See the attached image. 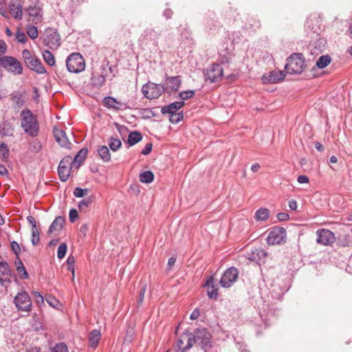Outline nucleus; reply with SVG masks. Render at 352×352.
Returning <instances> with one entry per match:
<instances>
[{
	"instance_id": "f257e3e1",
	"label": "nucleus",
	"mask_w": 352,
	"mask_h": 352,
	"mask_svg": "<svg viewBox=\"0 0 352 352\" xmlns=\"http://www.w3.org/2000/svg\"><path fill=\"white\" fill-rule=\"evenodd\" d=\"M21 116V126L24 131L31 137H36L39 130L36 118L29 109L23 110Z\"/></svg>"
},
{
	"instance_id": "f03ea898",
	"label": "nucleus",
	"mask_w": 352,
	"mask_h": 352,
	"mask_svg": "<svg viewBox=\"0 0 352 352\" xmlns=\"http://www.w3.org/2000/svg\"><path fill=\"white\" fill-rule=\"evenodd\" d=\"M190 335L192 344H197L205 352L212 346L211 335L206 328H198Z\"/></svg>"
},
{
	"instance_id": "7ed1b4c3",
	"label": "nucleus",
	"mask_w": 352,
	"mask_h": 352,
	"mask_svg": "<svg viewBox=\"0 0 352 352\" xmlns=\"http://www.w3.org/2000/svg\"><path fill=\"white\" fill-rule=\"evenodd\" d=\"M305 66L303 55L300 53H294L287 58L285 71L290 74H301L304 71Z\"/></svg>"
},
{
	"instance_id": "20e7f679",
	"label": "nucleus",
	"mask_w": 352,
	"mask_h": 352,
	"mask_svg": "<svg viewBox=\"0 0 352 352\" xmlns=\"http://www.w3.org/2000/svg\"><path fill=\"white\" fill-rule=\"evenodd\" d=\"M0 66L14 75H20L23 73L21 62L14 56H3L1 57Z\"/></svg>"
},
{
	"instance_id": "39448f33",
	"label": "nucleus",
	"mask_w": 352,
	"mask_h": 352,
	"mask_svg": "<svg viewBox=\"0 0 352 352\" xmlns=\"http://www.w3.org/2000/svg\"><path fill=\"white\" fill-rule=\"evenodd\" d=\"M66 66L69 72L78 74L85 69V60L79 53H73L67 57Z\"/></svg>"
},
{
	"instance_id": "423d86ee",
	"label": "nucleus",
	"mask_w": 352,
	"mask_h": 352,
	"mask_svg": "<svg viewBox=\"0 0 352 352\" xmlns=\"http://www.w3.org/2000/svg\"><path fill=\"white\" fill-rule=\"evenodd\" d=\"M142 92L145 98L151 100L159 98L165 91L162 84L150 82L142 86Z\"/></svg>"
},
{
	"instance_id": "0eeeda50",
	"label": "nucleus",
	"mask_w": 352,
	"mask_h": 352,
	"mask_svg": "<svg viewBox=\"0 0 352 352\" xmlns=\"http://www.w3.org/2000/svg\"><path fill=\"white\" fill-rule=\"evenodd\" d=\"M43 43L51 50L57 49L60 44V37L57 30L51 28L45 29Z\"/></svg>"
},
{
	"instance_id": "6e6552de",
	"label": "nucleus",
	"mask_w": 352,
	"mask_h": 352,
	"mask_svg": "<svg viewBox=\"0 0 352 352\" xmlns=\"http://www.w3.org/2000/svg\"><path fill=\"white\" fill-rule=\"evenodd\" d=\"M14 303L18 311L30 312L32 310V300L26 292H19L14 298Z\"/></svg>"
},
{
	"instance_id": "1a4fd4ad",
	"label": "nucleus",
	"mask_w": 352,
	"mask_h": 352,
	"mask_svg": "<svg viewBox=\"0 0 352 352\" xmlns=\"http://www.w3.org/2000/svg\"><path fill=\"white\" fill-rule=\"evenodd\" d=\"M286 230L283 227L274 226L272 228L267 238L268 245L280 244L285 242Z\"/></svg>"
},
{
	"instance_id": "9d476101",
	"label": "nucleus",
	"mask_w": 352,
	"mask_h": 352,
	"mask_svg": "<svg viewBox=\"0 0 352 352\" xmlns=\"http://www.w3.org/2000/svg\"><path fill=\"white\" fill-rule=\"evenodd\" d=\"M239 276V271L234 267L227 269L223 274L219 284L222 287H230L237 280Z\"/></svg>"
},
{
	"instance_id": "9b49d317",
	"label": "nucleus",
	"mask_w": 352,
	"mask_h": 352,
	"mask_svg": "<svg viewBox=\"0 0 352 352\" xmlns=\"http://www.w3.org/2000/svg\"><path fill=\"white\" fill-rule=\"evenodd\" d=\"M206 80L215 82L220 80L223 76V69L221 64L214 63L211 65L204 72Z\"/></svg>"
},
{
	"instance_id": "f8f14e48",
	"label": "nucleus",
	"mask_w": 352,
	"mask_h": 352,
	"mask_svg": "<svg viewBox=\"0 0 352 352\" xmlns=\"http://www.w3.org/2000/svg\"><path fill=\"white\" fill-rule=\"evenodd\" d=\"M72 164V157L67 155L63 157L58 167V173L59 175V178L62 182H66L70 175V165Z\"/></svg>"
},
{
	"instance_id": "ddd939ff",
	"label": "nucleus",
	"mask_w": 352,
	"mask_h": 352,
	"mask_svg": "<svg viewBox=\"0 0 352 352\" xmlns=\"http://www.w3.org/2000/svg\"><path fill=\"white\" fill-rule=\"evenodd\" d=\"M316 242L324 245H331L336 241L335 234L328 229H320L316 232Z\"/></svg>"
},
{
	"instance_id": "4468645a",
	"label": "nucleus",
	"mask_w": 352,
	"mask_h": 352,
	"mask_svg": "<svg viewBox=\"0 0 352 352\" xmlns=\"http://www.w3.org/2000/svg\"><path fill=\"white\" fill-rule=\"evenodd\" d=\"M160 34L152 28H146L140 37V42L142 44L152 43L155 46L158 45V39Z\"/></svg>"
},
{
	"instance_id": "2eb2a0df",
	"label": "nucleus",
	"mask_w": 352,
	"mask_h": 352,
	"mask_svg": "<svg viewBox=\"0 0 352 352\" xmlns=\"http://www.w3.org/2000/svg\"><path fill=\"white\" fill-rule=\"evenodd\" d=\"M162 85H164L165 92H176L179 90L182 85L181 76H168L167 75H166L164 82L162 83Z\"/></svg>"
},
{
	"instance_id": "dca6fc26",
	"label": "nucleus",
	"mask_w": 352,
	"mask_h": 352,
	"mask_svg": "<svg viewBox=\"0 0 352 352\" xmlns=\"http://www.w3.org/2000/svg\"><path fill=\"white\" fill-rule=\"evenodd\" d=\"M103 102L107 108L112 109L116 111L124 110L130 108L126 103L121 102L116 98L111 96L104 97Z\"/></svg>"
},
{
	"instance_id": "f3484780",
	"label": "nucleus",
	"mask_w": 352,
	"mask_h": 352,
	"mask_svg": "<svg viewBox=\"0 0 352 352\" xmlns=\"http://www.w3.org/2000/svg\"><path fill=\"white\" fill-rule=\"evenodd\" d=\"M11 270L6 262H0V283L1 285L7 286L11 282Z\"/></svg>"
},
{
	"instance_id": "a211bd4d",
	"label": "nucleus",
	"mask_w": 352,
	"mask_h": 352,
	"mask_svg": "<svg viewBox=\"0 0 352 352\" xmlns=\"http://www.w3.org/2000/svg\"><path fill=\"white\" fill-rule=\"evenodd\" d=\"M176 346L182 352H185L190 349L192 346L190 333H184L177 340Z\"/></svg>"
},
{
	"instance_id": "6ab92c4d",
	"label": "nucleus",
	"mask_w": 352,
	"mask_h": 352,
	"mask_svg": "<svg viewBox=\"0 0 352 352\" xmlns=\"http://www.w3.org/2000/svg\"><path fill=\"white\" fill-rule=\"evenodd\" d=\"M30 70L37 74H43L46 73V69L42 64L41 60L36 56L25 63Z\"/></svg>"
},
{
	"instance_id": "aec40b11",
	"label": "nucleus",
	"mask_w": 352,
	"mask_h": 352,
	"mask_svg": "<svg viewBox=\"0 0 352 352\" xmlns=\"http://www.w3.org/2000/svg\"><path fill=\"white\" fill-rule=\"evenodd\" d=\"M23 6L19 0H11L9 3L10 14L16 19H21Z\"/></svg>"
},
{
	"instance_id": "412c9836",
	"label": "nucleus",
	"mask_w": 352,
	"mask_h": 352,
	"mask_svg": "<svg viewBox=\"0 0 352 352\" xmlns=\"http://www.w3.org/2000/svg\"><path fill=\"white\" fill-rule=\"evenodd\" d=\"M54 135L56 139V141L59 144L60 146L67 148H70L71 143L69 141L68 138L63 130L54 129Z\"/></svg>"
},
{
	"instance_id": "4be33fe9",
	"label": "nucleus",
	"mask_w": 352,
	"mask_h": 352,
	"mask_svg": "<svg viewBox=\"0 0 352 352\" xmlns=\"http://www.w3.org/2000/svg\"><path fill=\"white\" fill-rule=\"evenodd\" d=\"M184 104V101L172 102L168 105L162 107L161 109V113L162 114H172L173 113H176L179 109L182 108Z\"/></svg>"
},
{
	"instance_id": "5701e85b",
	"label": "nucleus",
	"mask_w": 352,
	"mask_h": 352,
	"mask_svg": "<svg viewBox=\"0 0 352 352\" xmlns=\"http://www.w3.org/2000/svg\"><path fill=\"white\" fill-rule=\"evenodd\" d=\"M65 221V218L62 216H58L56 217L54 221L50 226L47 234H50L56 232H59L60 231H61L63 228Z\"/></svg>"
},
{
	"instance_id": "b1692460",
	"label": "nucleus",
	"mask_w": 352,
	"mask_h": 352,
	"mask_svg": "<svg viewBox=\"0 0 352 352\" xmlns=\"http://www.w3.org/2000/svg\"><path fill=\"white\" fill-rule=\"evenodd\" d=\"M204 287H208V296L210 298L216 299L218 296V289L214 284L212 276H210L204 284Z\"/></svg>"
},
{
	"instance_id": "393cba45",
	"label": "nucleus",
	"mask_w": 352,
	"mask_h": 352,
	"mask_svg": "<svg viewBox=\"0 0 352 352\" xmlns=\"http://www.w3.org/2000/svg\"><path fill=\"white\" fill-rule=\"evenodd\" d=\"M101 339V333L100 330L94 329L89 333V346L96 349Z\"/></svg>"
},
{
	"instance_id": "a878e982",
	"label": "nucleus",
	"mask_w": 352,
	"mask_h": 352,
	"mask_svg": "<svg viewBox=\"0 0 352 352\" xmlns=\"http://www.w3.org/2000/svg\"><path fill=\"white\" fill-rule=\"evenodd\" d=\"M25 11L28 12V14L30 17H32V21H40L42 17L41 15V10L39 7L36 6H29Z\"/></svg>"
},
{
	"instance_id": "bb28decb",
	"label": "nucleus",
	"mask_w": 352,
	"mask_h": 352,
	"mask_svg": "<svg viewBox=\"0 0 352 352\" xmlns=\"http://www.w3.org/2000/svg\"><path fill=\"white\" fill-rule=\"evenodd\" d=\"M285 77V74L282 71H272L270 73L267 81L270 83H277Z\"/></svg>"
},
{
	"instance_id": "cd10ccee",
	"label": "nucleus",
	"mask_w": 352,
	"mask_h": 352,
	"mask_svg": "<svg viewBox=\"0 0 352 352\" xmlns=\"http://www.w3.org/2000/svg\"><path fill=\"white\" fill-rule=\"evenodd\" d=\"M97 152L103 162H107L111 160V153L109 149L106 146H100L97 149Z\"/></svg>"
},
{
	"instance_id": "c85d7f7f",
	"label": "nucleus",
	"mask_w": 352,
	"mask_h": 352,
	"mask_svg": "<svg viewBox=\"0 0 352 352\" xmlns=\"http://www.w3.org/2000/svg\"><path fill=\"white\" fill-rule=\"evenodd\" d=\"M14 128L9 122H4L0 126V133L3 136H12Z\"/></svg>"
},
{
	"instance_id": "c756f323",
	"label": "nucleus",
	"mask_w": 352,
	"mask_h": 352,
	"mask_svg": "<svg viewBox=\"0 0 352 352\" xmlns=\"http://www.w3.org/2000/svg\"><path fill=\"white\" fill-rule=\"evenodd\" d=\"M142 139V135L140 132L135 131L129 133L128 137V144L130 146H133L140 142Z\"/></svg>"
},
{
	"instance_id": "7c9ffc66",
	"label": "nucleus",
	"mask_w": 352,
	"mask_h": 352,
	"mask_svg": "<svg viewBox=\"0 0 352 352\" xmlns=\"http://www.w3.org/2000/svg\"><path fill=\"white\" fill-rule=\"evenodd\" d=\"M270 210L267 208H262L256 210L254 218L256 221H263L269 218Z\"/></svg>"
},
{
	"instance_id": "2f4dec72",
	"label": "nucleus",
	"mask_w": 352,
	"mask_h": 352,
	"mask_svg": "<svg viewBox=\"0 0 352 352\" xmlns=\"http://www.w3.org/2000/svg\"><path fill=\"white\" fill-rule=\"evenodd\" d=\"M87 148H81L78 153L75 155L74 161H72V164H77V167L85 160L87 155Z\"/></svg>"
},
{
	"instance_id": "473e14b6",
	"label": "nucleus",
	"mask_w": 352,
	"mask_h": 352,
	"mask_svg": "<svg viewBox=\"0 0 352 352\" xmlns=\"http://www.w3.org/2000/svg\"><path fill=\"white\" fill-rule=\"evenodd\" d=\"M331 61V58L329 55H322L317 60L316 65L319 69L326 67Z\"/></svg>"
},
{
	"instance_id": "72a5a7b5",
	"label": "nucleus",
	"mask_w": 352,
	"mask_h": 352,
	"mask_svg": "<svg viewBox=\"0 0 352 352\" xmlns=\"http://www.w3.org/2000/svg\"><path fill=\"white\" fill-rule=\"evenodd\" d=\"M139 178L141 182L148 184L153 181L154 174L151 170H146L140 173Z\"/></svg>"
},
{
	"instance_id": "f704fd0d",
	"label": "nucleus",
	"mask_w": 352,
	"mask_h": 352,
	"mask_svg": "<svg viewBox=\"0 0 352 352\" xmlns=\"http://www.w3.org/2000/svg\"><path fill=\"white\" fill-rule=\"evenodd\" d=\"M94 201V195L88 196L87 199L81 200L78 204V209L80 212H86L87 208Z\"/></svg>"
},
{
	"instance_id": "c9c22d12",
	"label": "nucleus",
	"mask_w": 352,
	"mask_h": 352,
	"mask_svg": "<svg viewBox=\"0 0 352 352\" xmlns=\"http://www.w3.org/2000/svg\"><path fill=\"white\" fill-rule=\"evenodd\" d=\"M43 58L45 62L52 67L55 65L56 61L54 56L49 50H46L43 52Z\"/></svg>"
},
{
	"instance_id": "e433bc0d",
	"label": "nucleus",
	"mask_w": 352,
	"mask_h": 352,
	"mask_svg": "<svg viewBox=\"0 0 352 352\" xmlns=\"http://www.w3.org/2000/svg\"><path fill=\"white\" fill-rule=\"evenodd\" d=\"M9 148L6 143H1L0 144V154L1 155V160L3 162H6L9 159Z\"/></svg>"
},
{
	"instance_id": "4c0bfd02",
	"label": "nucleus",
	"mask_w": 352,
	"mask_h": 352,
	"mask_svg": "<svg viewBox=\"0 0 352 352\" xmlns=\"http://www.w3.org/2000/svg\"><path fill=\"white\" fill-rule=\"evenodd\" d=\"M89 190L88 188H81L80 187L75 188L73 194L76 197L82 198L86 196L88 197Z\"/></svg>"
},
{
	"instance_id": "58836bf2",
	"label": "nucleus",
	"mask_w": 352,
	"mask_h": 352,
	"mask_svg": "<svg viewBox=\"0 0 352 352\" xmlns=\"http://www.w3.org/2000/svg\"><path fill=\"white\" fill-rule=\"evenodd\" d=\"M122 145L121 141L119 139L111 138L109 139V146L113 151H118Z\"/></svg>"
},
{
	"instance_id": "ea45409f",
	"label": "nucleus",
	"mask_w": 352,
	"mask_h": 352,
	"mask_svg": "<svg viewBox=\"0 0 352 352\" xmlns=\"http://www.w3.org/2000/svg\"><path fill=\"white\" fill-rule=\"evenodd\" d=\"M184 118L183 112L173 113L169 114V120L173 124H177Z\"/></svg>"
},
{
	"instance_id": "a19ab883",
	"label": "nucleus",
	"mask_w": 352,
	"mask_h": 352,
	"mask_svg": "<svg viewBox=\"0 0 352 352\" xmlns=\"http://www.w3.org/2000/svg\"><path fill=\"white\" fill-rule=\"evenodd\" d=\"M195 94V90L183 91L179 94V98L182 101L192 98Z\"/></svg>"
},
{
	"instance_id": "79ce46f5",
	"label": "nucleus",
	"mask_w": 352,
	"mask_h": 352,
	"mask_svg": "<svg viewBox=\"0 0 352 352\" xmlns=\"http://www.w3.org/2000/svg\"><path fill=\"white\" fill-rule=\"evenodd\" d=\"M27 34L32 39H35L38 36L37 28L34 25H28L27 27Z\"/></svg>"
},
{
	"instance_id": "37998d69",
	"label": "nucleus",
	"mask_w": 352,
	"mask_h": 352,
	"mask_svg": "<svg viewBox=\"0 0 352 352\" xmlns=\"http://www.w3.org/2000/svg\"><path fill=\"white\" fill-rule=\"evenodd\" d=\"M67 270L70 271L72 274V280L74 279V273H75V269H74V263H75V258L74 256H69L67 259Z\"/></svg>"
},
{
	"instance_id": "c03bdc74",
	"label": "nucleus",
	"mask_w": 352,
	"mask_h": 352,
	"mask_svg": "<svg viewBox=\"0 0 352 352\" xmlns=\"http://www.w3.org/2000/svg\"><path fill=\"white\" fill-rule=\"evenodd\" d=\"M45 299L48 304L54 308L58 309V307L61 306L60 301L52 296H47Z\"/></svg>"
},
{
	"instance_id": "a18cd8bd",
	"label": "nucleus",
	"mask_w": 352,
	"mask_h": 352,
	"mask_svg": "<svg viewBox=\"0 0 352 352\" xmlns=\"http://www.w3.org/2000/svg\"><path fill=\"white\" fill-rule=\"evenodd\" d=\"M338 240L340 245L343 247L349 246L351 242V236L349 234H344L340 236Z\"/></svg>"
},
{
	"instance_id": "49530a36",
	"label": "nucleus",
	"mask_w": 352,
	"mask_h": 352,
	"mask_svg": "<svg viewBox=\"0 0 352 352\" xmlns=\"http://www.w3.org/2000/svg\"><path fill=\"white\" fill-rule=\"evenodd\" d=\"M67 250V245L66 243H63L60 244L58 248L57 256L59 259H61L65 257Z\"/></svg>"
},
{
	"instance_id": "de8ad7c7",
	"label": "nucleus",
	"mask_w": 352,
	"mask_h": 352,
	"mask_svg": "<svg viewBox=\"0 0 352 352\" xmlns=\"http://www.w3.org/2000/svg\"><path fill=\"white\" fill-rule=\"evenodd\" d=\"M39 231L38 228L32 229L31 242L33 245H36L39 242Z\"/></svg>"
},
{
	"instance_id": "09e8293b",
	"label": "nucleus",
	"mask_w": 352,
	"mask_h": 352,
	"mask_svg": "<svg viewBox=\"0 0 352 352\" xmlns=\"http://www.w3.org/2000/svg\"><path fill=\"white\" fill-rule=\"evenodd\" d=\"M42 145L41 142L36 140L30 143V150L34 153H38L41 151Z\"/></svg>"
},
{
	"instance_id": "8fccbe9b",
	"label": "nucleus",
	"mask_w": 352,
	"mask_h": 352,
	"mask_svg": "<svg viewBox=\"0 0 352 352\" xmlns=\"http://www.w3.org/2000/svg\"><path fill=\"white\" fill-rule=\"evenodd\" d=\"M140 113L144 118H151L155 116V113L151 109H142Z\"/></svg>"
},
{
	"instance_id": "3c124183",
	"label": "nucleus",
	"mask_w": 352,
	"mask_h": 352,
	"mask_svg": "<svg viewBox=\"0 0 352 352\" xmlns=\"http://www.w3.org/2000/svg\"><path fill=\"white\" fill-rule=\"evenodd\" d=\"M16 271L21 278L27 279L29 277L23 265H21V266H16Z\"/></svg>"
},
{
	"instance_id": "603ef678",
	"label": "nucleus",
	"mask_w": 352,
	"mask_h": 352,
	"mask_svg": "<svg viewBox=\"0 0 352 352\" xmlns=\"http://www.w3.org/2000/svg\"><path fill=\"white\" fill-rule=\"evenodd\" d=\"M52 352H68L67 346L65 343H58L54 347Z\"/></svg>"
},
{
	"instance_id": "864d4df0",
	"label": "nucleus",
	"mask_w": 352,
	"mask_h": 352,
	"mask_svg": "<svg viewBox=\"0 0 352 352\" xmlns=\"http://www.w3.org/2000/svg\"><path fill=\"white\" fill-rule=\"evenodd\" d=\"M146 285L145 284L142 287L141 289L139 292V294L138 296V306H140L142 304L144 298V294L146 292Z\"/></svg>"
},
{
	"instance_id": "5fc2aeb1",
	"label": "nucleus",
	"mask_w": 352,
	"mask_h": 352,
	"mask_svg": "<svg viewBox=\"0 0 352 352\" xmlns=\"http://www.w3.org/2000/svg\"><path fill=\"white\" fill-rule=\"evenodd\" d=\"M250 28H253L254 30L259 29L261 26V21L256 18L252 17L250 19Z\"/></svg>"
},
{
	"instance_id": "6e6d98bb",
	"label": "nucleus",
	"mask_w": 352,
	"mask_h": 352,
	"mask_svg": "<svg viewBox=\"0 0 352 352\" xmlns=\"http://www.w3.org/2000/svg\"><path fill=\"white\" fill-rule=\"evenodd\" d=\"M10 247H11V249L12 250V252L14 253V254L16 256V258H18L19 256V252H20V246L18 244V243L16 241H12L10 243Z\"/></svg>"
},
{
	"instance_id": "4d7b16f0",
	"label": "nucleus",
	"mask_w": 352,
	"mask_h": 352,
	"mask_svg": "<svg viewBox=\"0 0 352 352\" xmlns=\"http://www.w3.org/2000/svg\"><path fill=\"white\" fill-rule=\"evenodd\" d=\"M34 56L32 55L30 51L28 50L25 49L22 51V58L25 63L32 58Z\"/></svg>"
},
{
	"instance_id": "13d9d810",
	"label": "nucleus",
	"mask_w": 352,
	"mask_h": 352,
	"mask_svg": "<svg viewBox=\"0 0 352 352\" xmlns=\"http://www.w3.org/2000/svg\"><path fill=\"white\" fill-rule=\"evenodd\" d=\"M231 59V57L230 55L227 54H220L219 57V64L223 65V64H228L230 63Z\"/></svg>"
},
{
	"instance_id": "bf43d9fd",
	"label": "nucleus",
	"mask_w": 352,
	"mask_h": 352,
	"mask_svg": "<svg viewBox=\"0 0 352 352\" xmlns=\"http://www.w3.org/2000/svg\"><path fill=\"white\" fill-rule=\"evenodd\" d=\"M16 38L19 43H25L27 41V37L24 32L18 30L16 34Z\"/></svg>"
},
{
	"instance_id": "052dcab7",
	"label": "nucleus",
	"mask_w": 352,
	"mask_h": 352,
	"mask_svg": "<svg viewBox=\"0 0 352 352\" xmlns=\"http://www.w3.org/2000/svg\"><path fill=\"white\" fill-rule=\"evenodd\" d=\"M32 294L35 298V301L37 304H41L44 302L43 296L38 292L34 291Z\"/></svg>"
},
{
	"instance_id": "680f3d73",
	"label": "nucleus",
	"mask_w": 352,
	"mask_h": 352,
	"mask_svg": "<svg viewBox=\"0 0 352 352\" xmlns=\"http://www.w3.org/2000/svg\"><path fill=\"white\" fill-rule=\"evenodd\" d=\"M69 221L74 223L78 217V212L76 209H71L69 213Z\"/></svg>"
},
{
	"instance_id": "e2e57ef3",
	"label": "nucleus",
	"mask_w": 352,
	"mask_h": 352,
	"mask_svg": "<svg viewBox=\"0 0 352 352\" xmlns=\"http://www.w3.org/2000/svg\"><path fill=\"white\" fill-rule=\"evenodd\" d=\"M152 147H153L152 143H151V142L147 143L145 145L144 148L142 149L141 153L144 155H148L152 151Z\"/></svg>"
},
{
	"instance_id": "0e129e2a",
	"label": "nucleus",
	"mask_w": 352,
	"mask_h": 352,
	"mask_svg": "<svg viewBox=\"0 0 352 352\" xmlns=\"http://www.w3.org/2000/svg\"><path fill=\"white\" fill-rule=\"evenodd\" d=\"M277 219L280 221H287L289 218V215L286 212H279L276 215Z\"/></svg>"
},
{
	"instance_id": "69168bd1",
	"label": "nucleus",
	"mask_w": 352,
	"mask_h": 352,
	"mask_svg": "<svg viewBox=\"0 0 352 352\" xmlns=\"http://www.w3.org/2000/svg\"><path fill=\"white\" fill-rule=\"evenodd\" d=\"M7 51V45L6 43L0 40V58L2 57L1 56L4 54Z\"/></svg>"
},
{
	"instance_id": "338daca9",
	"label": "nucleus",
	"mask_w": 352,
	"mask_h": 352,
	"mask_svg": "<svg viewBox=\"0 0 352 352\" xmlns=\"http://www.w3.org/2000/svg\"><path fill=\"white\" fill-rule=\"evenodd\" d=\"M200 314V311L199 308L195 309L190 316V318L192 320H196Z\"/></svg>"
},
{
	"instance_id": "774afa93",
	"label": "nucleus",
	"mask_w": 352,
	"mask_h": 352,
	"mask_svg": "<svg viewBox=\"0 0 352 352\" xmlns=\"http://www.w3.org/2000/svg\"><path fill=\"white\" fill-rule=\"evenodd\" d=\"M297 181L300 184H307L309 182V177L306 175H301L298 177Z\"/></svg>"
}]
</instances>
